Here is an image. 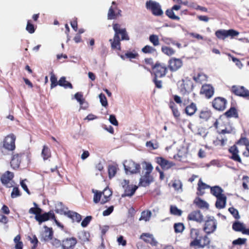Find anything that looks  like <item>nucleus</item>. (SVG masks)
I'll return each mask as SVG.
<instances>
[{"label":"nucleus","mask_w":249,"mask_h":249,"mask_svg":"<svg viewBox=\"0 0 249 249\" xmlns=\"http://www.w3.org/2000/svg\"><path fill=\"white\" fill-rule=\"evenodd\" d=\"M113 29L115 32L113 39H110L109 41L111 48L113 50H121V40H128L129 37L125 28H121L119 24H113Z\"/></svg>","instance_id":"obj_1"},{"label":"nucleus","mask_w":249,"mask_h":249,"mask_svg":"<svg viewBox=\"0 0 249 249\" xmlns=\"http://www.w3.org/2000/svg\"><path fill=\"white\" fill-rule=\"evenodd\" d=\"M146 8L150 11L152 14L155 16H161L163 12L160 4L154 0H149L145 3Z\"/></svg>","instance_id":"obj_2"},{"label":"nucleus","mask_w":249,"mask_h":249,"mask_svg":"<svg viewBox=\"0 0 249 249\" xmlns=\"http://www.w3.org/2000/svg\"><path fill=\"white\" fill-rule=\"evenodd\" d=\"M123 165L126 174H135L140 172V164L132 160H125Z\"/></svg>","instance_id":"obj_3"},{"label":"nucleus","mask_w":249,"mask_h":249,"mask_svg":"<svg viewBox=\"0 0 249 249\" xmlns=\"http://www.w3.org/2000/svg\"><path fill=\"white\" fill-rule=\"evenodd\" d=\"M239 33L233 29L219 30L215 32L216 36L219 39L224 40L226 37H231L232 38L239 35Z\"/></svg>","instance_id":"obj_4"},{"label":"nucleus","mask_w":249,"mask_h":249,"mask_svg":"<svg viewBox=\"0 0 249 249\" xmlns=\"http://www.w3.org/2000/svg\"><path fill=\"white\" fill-rule=\"evenodd\" d=\"M16 137L13 134L7 135L3 141V147L9 151L14 150L16 147Z\"/></svg>","instance_id":"obj_5"},{"label":"nucleus","mask_w":249,"mask_h":249,"mask_svg":"<svg viewBox=\"0 0 249 249\" xmlns=\"http://www.w3.org/2000/svg\"><path fill=\"white\" fill-rule=\"evenodd\" d=\"M217 227V222L213 217H209L206 221L203 228L204 231L207 234L213 232Z\"/></svg>","instance_id":"obj_6"},{"label":"nucleus","mask_w":249,"mask_h":249,"mask_svg":"<svg viewBox=\"0 0 249 249\" xmlns=\"http://www.w3.org/2000/svg\"><path fill=\"white\" fill-rule=\"evenodd\" d=\"M231 91L235 95L241 97H246L249 96V91L243 86H233L231 88Z\"/></svg>","instance_id":"obj_7"},{"label":"nucleus","mask_w":249,"mask_h":249,"mask_svg":"<svg viewBox=\"0 0 249 249\" xmlns=\"http://www.w3.org/2000/svg\"><path fill=\"white\" fill-rule=\"evenodd\" d=\"M153 69L155 70L156 77H162L165 75L167 72V68L165 64L157 63Z\"/></svg>","instance_id":"obj_8"},{"label":"nucleus","mask_w":249,"mask_h":249,"mask_svg":"<svg viewBox=\"0 0 249 249\" xmlns=\"http://www.w3.org/2000/svg\"><path fill=\"white\" fill-rule=\"evenodd\" d=\"M55 215L54 213L51 211L48 213H45L43 214L39 213L35 215L36 220L38 222L40 225L42 222L48 220L50 218L54 219Z\"/></svg>","instance_id":"obj_9"},{"label":"nucleus","mask_w":249,"mask_h":249,"mask_svg":"<svg viewBox=\"0 0 249 249\" xmlns=\"http://www.w3.org/2000/svg\"><path fill=\"white\" fill-rule=\"evenodd\" d=\"M227 100L222 97L215 98L212 102L213 107L218 110H223L226 108Z\"/></svg>","instance_id":"obj_10"},{"label":"nucleus","mask_w":249,"mask_h":249,"mask_svg":"<svg viewBox=\"0 0 249 249\" xmlns=\"http://www.w3.org/2000/svg\"><path fill=\"white\" fill-rule=\"evenodd\" d=\"M168 63V67L172 71H177L182 66V61L178 58H172L169 60Z\"/></svg>","instance_id":"obj_11"},{"label":"nucleus","mask_w":249,"mask_h":249,"mask_svg":"<svg viewBox=\"0 0 249 249\" xmlns=\"http://www.w3.org/2000/svg\"><path fill=\"white\" fill-rule=\"evenodd\" d=\"M14 177L13 173L10 171H6L3 174L0 178L1 183L6 187L10 188L12 186V184L10 182Z\"/></svg>","instance_id":"obj_12"},{"label":"nucleus","mask_w":249,"mask_h":249,"mask_svg":"<svg viewBox=\"0 0 249 249\" xmlns=\"http://www.w3.org/2000/svg\"><path fill=\"white\" fill-rule=\"evenodd\" d=\"M187 219L198 223H201L203 221V216L199 210H196L190 213L188 215Z\"/></svg>","instance_id":"obj_13"},{"label":"nucleus","mask_w":249,"mask_h":249,"mask_svg":"<svg viewBox=\"0 0 249 249\" xmlns=\"http://www.w3.org/2000/svg\"><path fill=\"white\" fill-rule=\"evenodd\" d=\"M190 235L191 238L193 239L190 244L191 247H195L197 245H200V241L199 240V238H198L199 235V231L198 230L191 228Z\"/></svg>","instance_id":"obj_14"},{"label":"nucleus","mask_w":249,"mask_h":249,"mask_svg":"<svg viewBox=\"0 0 249 249\" xmlns=\"http://www.w3.org/2000/svg\"><path fill=\"white\" fill-rule=\"evenodd\" d=\"M156 162L164 170H168L175 165L173 162L169 161L162 157L157 158Z\"/></svg>","instance_id":"obj_15"},{"label":"nucleus","mask_w":249,"mask_h":249,"mask_svg":"<svg viewBox=\"0 0 249 249\" xmlns=\"http://www.w3.org/2000/svg\"><path fill=\"white\" fill-rule=\"evenodd\" d=\"M76 243L77 240L74 237L66 238L62 241V247L63 249H72Z\"/></svg>","instance_id":"obj_16"},{"label":"nucleus","mask_w":249,"mask_h":249,"mask_svg":"<svg viewBox=\"0 0 249 249\" xmlns=\"http://www.w3.org/2000/svg\"><path fill=\"white\" fill-rule=\"evenodd\" d=\"M232 228L236 231H240L243 234L249 235V229H246L244 224L239 221H235L232 224Z\"/></svg>","instance_id":"obj_17"},{"label":"nucleus","mask_w":249,"mask_h":249,"mask_svg":"<svg viewBox=\"0 0 249 249\" xmlns=\"http://www.w3.org/2000/svg\"><path fill=\"white\" fill-rule=\"evenodd\" d=\"M153 181V178L150 174L145 173V174L140 178L139 185L146 187L149 186Z\"/></svg>","instance_id":"obj_18"},{"label":"nucleus","mask_w":249,"mask_h":249,"mask_svg":"<svg viewBox=\"0 0 249 249\" xmlns=\"http://www.w3.org/2000/svg\"><path fill=\"white\" fill-rule=\"evenodd\" d=\"M44 228L45 230L41 234V240L47 242L52 239L53 231L52 228H49L46 226H45Z\"/></svg>","instance_id":"obj_19"},{"label":"nucleus","mask_w":249,"mask_h":249,"mask_svg":"<svg viewBox=\"0 0 249 249\" xmlns=\"http://www.w3.org/2000/svg\"><path fill=\"white\" fill-rule=\"evenodd\" d=\"M200 93L204 94L208 98H210L213 95L214 89L211 85L206 84L202 86Z\"/></svg>","instance_id":"obj_20"},{"label":"nucleus","mask_w":249,"mask_h":249,"mask_svg":"<svg viewBox=\"0 0 249 249\" xmlns=\"http://www.w3.org/2000/svg\"><path fill=\"white\" fill-rule=\"evenodd\" d=\"M137 189L138 186L136 185H127L125 188H124V192L122 195V197H124L126 196H132L134 194Z\"/></svg>","instance_id":"obj_21"},{"label":"nucleus","mask_w":249,"mask_h":249,"mask_svg":"<svg viewBox=\"0 0 249 249\" xmlns=\"http://www.w3.org/2000/svg\"><path fill=\"white\" fill-rule=\"evenodd\" d=\"M199 240L200 241V245H197L199 248H204L205 249H211L212 248H213V246H209L210 243V240L207 236H204L203 237H199Z\"/></svg>","instance_id":"obj_22"},{"label":"nucleus","mask_w":249,"mask_h":249,"mask_svg":"<svg viewBox=\"0 0 249 249\" xmlns=\"http://www.w3.org/2000/svg\"><path fill=\"white\" fill-rule=\"evenodd\" d=\"M21 156L22 155L20 154H17L13 156L11 161V166L13 169H16L19 167Z\"/></svg>","instance_id":"obj_23"},{"label":"nucleus","mask_w":249,"mask_h":249,"mask_svg":"<svg viewBox=\"0 0 249 249\" xmlns=\"http://www.w3.org/2000/svg\"><path fill=\"white\" fill-rule=\"evenodd\" d=\"M140 238L145 242L148 243L153 246H155L157 244V242L154 238L152 234L144 233L141 235Z\"/></svg>","instance_id":"obj_24"},{"label":"nucleus","mask_w":249,"mask_h":249,"mask_svg":"<svg viewBox=\"0 0 249 249\" xmlns=\"http://www.w3.org/2000/svg\"><path fill=\"white\" fill-rule=\"evenodd\" d=\"M229 151L231 154V159L236 161L241 162V160L238 155L239 151L236 145H234L231 146Z\"/></svg>","instance_id":"obj_25"},{"label":"nucleus","mask_w":249,"mask_h":249,"mask_svg":"<svg viewBox=\"0 0 249 249\" xmlns=\"http://www.w3.org/2000/svg\"><path fill=\"white\" fill-rule=\"evenodd\" d=\"M217 200L215 202V207L219 209L225 208L226 204V196L223 195L218 197H216Z\"/></svg>","instance_id":"obj_26"},{"label":"nucleus","mask_w":249,"mask_h":249,"mask_svg":"<svg viewBox=\"0 0 249 249\" xmlns=\"http://www.w3.org/2000/svg\"><path fill=\"white\" fill-rule=\"evenodd\" d=\"M66 215L71 218L73 222H79L82 219L81 215L80 214L71 211H68V212L66 213Z\"/></svg>","instance_id":"obj_27"},{"label":"nucleus","mask_w":249,"mask_h":249,"mask_svg":"<svg viewBox=\"0 0 249 249\" xmlns=\"http://www.w3.org/2000/svg\"><path fill=\"white\" fill-rule=\"evenodd\" d=\"M55 212L61 214L66 215V213L68 212V208L66 207L61 202H58L55 204Z\"/></svg>","instance_id":"obj_28"},{"label":"nucleus","mask_w":249,"mask_h":249,"mask_svg":"<svg viewBox=\"0 0 249 249\" xmlns=\"http://www.w3.org/2000/svg\"><path fill=\"white\" fill-rule=\"evenodd\" d=\"M210 189L211 193L216 197H218L224 195L223 194L224 190L219 186L211 187Z\"/></svg>","instance_id":"obj_29"},{"label":"nucleus","mask_w":249,"mask_h":249,"mask_svg":"<svg viewBox=\"0 0 249 249\" xmlns=\"http://www.w3.org/2000/svg\"><path fill=\"white\" fill-rule=\"evenodd\" d=\"M197 185H198V187H197L198 192L197 193V194L198 195H200V196L203 195L204 193V192L203 191H202V190H205L207 188H211V187L209 185L203 182L201 179H199Z\"/></svg>","instance_id":"obj_30"},{"label":"nucleus","mask_w":249,"mask_h":249,"mask_svg":"<svg viewBox=\"0 0 249 249\" xmlns=\"http://www.w3.org/2000/svg\"><path fill=\"white\" fill-rule=\"evenodd\" d=\"M194 203L195 204L198 208H209V204L205 201L202 200L199 197H196L194 201Z\"/></svg>","instance_id":"obj_31"},{"label":"nucleus","mask_w":249,"mask_h":249,"mask_svg":"<svg viewBox=\"0 0 249 249\" xmlns=\"http://www.w3.org/2000/svg\"><path fill=\"white\" fill-rule=\"evenodd\" d=\"M197 110L196 105L194 103H191L190 105L186 106L185 108V113L189 115L192 116L195 114Z\"/></svg>","instance_id":"obj_32"},{"label":"nucleus","mask_w":249,"mask_h":249,"mask_svg":"<svg viewBox=\"0 0 249 249\" xmlns=\"http://www.w3.org/2000/svg\"><path fill=\"white\" fill-rule=\"evenodd\" d=\"M58 84L60 86L63 87L65 89L70 88L72 89L73 88L72 84L66 81L65 77L64 76L60 78L58 82Z\"/></svg>","instance_id":"obj_33"},{"label":"nucleus","mask_w":249,"mask_h":249,"mask_svg":"<svg viewBox=\"0 0 249 249\" xmlns=\"http://www.w3.org/2000/svg\"><path fill=\"white\" fill-rule=\"evenodd\" d=\"M101 193L104 196V198L102 199L101 203L104 204L108 201V198L112 195V192L108 188H106Z\"/></svg>","instance_id":"obj_34"},{"label":"nucleus","mask_w":249,"mask_h":249,"mask_svg":"<svg viewBox=\"0 0 249 249\" xmlns=\"http://www.w3.org/2000/svg\"><path fill=\"white\" fill-rule=\"evenodd\" d=\"M118 169L117 165H109L108 167V177L110 178L114 177Z\"/></svg>","instance_id":"obj_35"},{"label":"nucleus","mask_w":249,"mask_h":249,"mask_svg":"<svg viewBox=\"0 0 249 249\" xmlns=\"http://www.w3.org/2000/svg\"><path fill=\"white\" fill-rule=\"evenodd\" d=\"M224 115L227 117H238V113L235 108L234 107H231L230 109H229L225 113Z\"/></svg>","instance_id":"obj_36"},{"label":"nucleus","mask_w":249,"mask_h":249,"mask_svg":"<svg viewBox=\"0 0 249 249\" xmlns=\"http://www.w3.org/2000/svg\"><path fill=\"white\" fill-rule=\"evenodd\" d=\"M41 155L44 159V160H47L49 157H51V152L49 148L47 146L44 145L43 146V148L42 150Z\"/></svg>","instance_id":"obj_37"},{"label":"nucleus","mask_w":249,"mask_h":249,"mask_svg":"<svg viewBox=\"0 0 249 249\" xmlns=\"http://www.w3.org/2000/svg\"><path fill=\"white\" fill-rule=\"evenodd\" d=\"M161 51L163 53L168 56L172 55L175 53L174 50L167 46H162L161 47Z\"/></svg>","instance_id":"obj_38"},{"label":"nucleus","mask_w":249,"mask_h":249,"mask_svg":"<svg viewBox=\"0 0 249 249\" xmlns=\"http://www.w3.org/2000/svg\"><path fill=\"white\" fill-rule=\"evenodd\" d=\"M151 214V212L149 211H143L141 213V216L139 219V220L141 221L143 220L145 221H149Z\"/></svg>","instance_id":"obj_39"},{"label":"nucleus","mask_w":249,"mask_h":249,"mask_svg":"<svg viewBox=\"0 0 249 249\" xmlns=\"http://www.w3.org/2000/svg\"><path fill=\"white\" fill-rule=\"evenodd\" d=\"M236 143L239 145H245L246 149L249 152V141L247 138H241Z\"/></svg>","instance_id":"obj_40"},{"label":"nucleus","mask_w":249,"mask_h":249,"mask_svg":"<svg viewBox=\"0 0 249 249\" xmlns=\"http://www.w3.org/2000/svg\"><path fill=\"white\" fill-rule=\"evenodd\" d=\"M79 239L83 242H86L89 240V232L83 231L78 233Z\"/></svg>","instance_id":"obj_41"},{"label":"nucleus","mask_w":249,"mask_h":249,"mask_svg":"<svg viewBox=\"0 0 249 249\" xmlns=\"http://www.w3.org/2000/svg\"><path fill=\"white\" fill-rule=\"evenodd\" d=\"M165 14L170 18L172 19L179 20L180 18L179 17L175 15L173 10L172 9H168L165 11Z\"/></svg>","instance_id":"obj_42"},{"label":"nucleus","mask_w":249,"mask_h":249,"mask_svg":"<svg viewBox=\"0 0 249 249\" xmlns=\"http://www.w3.org/2000/svg\"><path fill=\"white\" fill-rule=\"evenodd\" d=\"M149 39L154 46H157L160 45L159 39L158 36L151 35L149 36Z\"/></svg>","instance_id":"obj_43"},{"label":"nucleus","mask_w":249,"mask_h":249,"mask_svg":"<svg viewBox=\"0 0 249 249\" xmlns=\"http://www.w3.org/2000/svg\"><path fill=\"white\" fill-rule=\"evenodd\" d=\"M175 231L176 233H180L183 231L184 229V226L182 223H175L174 225Z\"/></svg>","instance_id":"obj_44"},{"label":"nucleus","mask_w":249,"mask_h":249,"mask_svg":"<svg viewBox=\"0 0 249 249\" xmlns=\"http://www.w3.org/2000/svg\"><path fill=\"white\" fill-rule=\"evenodd\" d=\"M170 213L175 215L180 216L182 212L181 210L178 209L176 206H171Z\"/></svg>","instance_id":"obj_45"},{"label":"nucleus","mask_w":249,"mask_h":249,"mask_svg":"<svg viewBox=\"0 0 249 249\" xmlns=\"http://www.w3.org/2000/svg\"><path fill=\"white\" fill-rule=\"evenodd\" d=\"M142 52L145 53H153L156 52V49L149 45H146L142 50Z\"/></svg>","instance_id":"obj_46"},{"label":"nucleus","mask_w":249,"mask_h":249,"mask_svg":"<svg viewBox=\"0 0 249 249\" xmlns=\"http://www.w3.org/2000/svg\"><path fill=\"white\" fill-rule=\"evenodd\" d=\"M92 192L94 193V197H93V201L95 203H97L99 202L101 197L102 196V193L100 192H98L97 190H95L92 189Z\"/></svg>","instance_id":"obj_47"},{"label":"nucleus","mask_w":249,"mask_h":249,"mask_svg":"<svg viewBox=\"0 0 249 249\" xmlns=\"http://www.w3.org/2000/svg\"><path fill=\"white\" fill-rule=\"evenodd\" d=\"M51 78H50V80L51 82V88L53 89V88L56 87L57 85H58V84L57 82V78L56 77L55 75L53 73V72H52L51 73Z\"/></svg>","instance_id":"obj_48"},{"label":"nucleus","mask_w":249,"mask_h":249,"mask_svg":"<svg viewBox=\"0 0 249 249\" xmlns=\"http://www.w3.org/2000/svg\"><path fill=\"white\" fill-rule=\"evenodd\" d=\"M74 98L79 103L81 106H82L85 103V99L83 98V95L80 92L75 93Z\"/></svg>","instance_id":"obj_49"},{"label":"nucleus","mask_w":249,"mask_h":249,"mask_svg":"<svg viewBox=\"0 0 249 249\" xmlns=\"http://www.w3.org/2000/svg\"><path fill=\"white\" fill-rule=\"evenodd\" d=\"M229 211L235 219H239L240 215L237 210L234 208L233 207H230L229 209Z\"/></svg>","instance_id":"obj_50"},{"label":"nucleus","mask_w":249,"mask_h":249,"mask_svg":"<svg viewBox=\"0 0 249 249\" xmlns=\"http://www.w3.org/2000/svg\"><path fill=\"white\" fill-rule=\"evenodd\" d=\"M210 117V113L208 111H201L199 117L204 120H207Z\"/></svg>","instance_id":"obj_51"},{"label":"nucleus","mask_w":249,"mask_h":249,"mask_svg":"<svg viewBox=\"0 0 249 249\" xmlns=\"http://www.w3.org/2000/svg\"><path fill=\"white\" fill-rule=\"evenodd\" d=\"M99 97L102 105L106 107L107 105V101L106 96L104 94L101 93L99 94Z\"/></svg>","instance_id":"obj_52"},{"label":"nucleus","mask_w":249,"mask_h":249,"mask_svg":"<svg viewBox=\"0 0 249 249\" xmlns=\"http://www.w3.org/2000/svg\"><path fill=\"white\" fill-rule=\"evenodd\" d=\"M42 210L39 207L36 208H31L29 210V213L31 214H34L36 215V214H38L39 213H41Z\"/></svg>","instance_id":"obj_53"},{"label":"nucleus","mask_w":249,"mask_h":249,"mask_svg":"<svg viewBox=\"0 0 249 249\" xmlns=\"http://www.w3.org/2000/svg\"><path fill=\"white\" fill-rule=\"evenodd\" d=\"M116 15L115 14L114 11L112 8V7H110L109 9L108 14H107V18L108 19H113L116 18Z\"/></svg>","instance_id":"obj_54"},{"label":"nucleus","mask_w":249,"mask_h":249,"mask_svg":"<svg viewBox=\"0 0 249 249\" xmlns=\"http://www.w3.org/2000/svg\"><path fill=\"white\" fill-rule=\"evenodd\" d=\"M247 239L246 238H239L237 239L234 240L232 242V244L234 245H241L245 243Z\"/></svg>","instance_id":"obj_55"},{"label":"nucleus","mask_w":249,"mask_h":249,"mask_svg":"<svg viewBox=\"0 0 249 249\" xmlns=\"http://www.w3.org/2000/svg\"><path fill=\"white\" fill-rule=\"evenodd\" d=\"M50 241H51V242L52 244L55 246L56 248H58L60 246H62V242L56 238H53V237H52V239H51Z\"/></svg>","instance_id":"obj_56"},{"label":"nucleus","mask_w":249,"mask_h":249,"mask_svg":"<svg viewBox=\"0 0 249 249\" xmlns=\"http://www.w3.org/2000/svg\"><path fill=\"white\" fill-rule=\"evenodd\" d=\"M26 29L30 34H33L35 32V29L34 26L33 24L30 23L29 20H28L27 22Z\"/></svg>","instance_id":"obj_57"},{"label":"nucleus","mask_w":249,"mask_h":249,"mask_svg":"<svg viewBox=\"0 0 249 249\" xmlns=\"http://www.w3.org/2000/svg\"><path fill=\"white\" fill-rule=\"evenodd\" d=\"M91 219H92V217L91 216H87L82 221L81 226L83 227H86L88 225V224L89 223Z\"/></svg>","instance_id":"obj_58"},{"label":"nucleus","mask_w":249,"mask_h":249,"mask_svg":"<svg viewBox=\"0 0 249 249\" xmlns=\"http://www.w3.org/2000/svg\"><path fill=\"white\" fill-rule=\"evenodd\" d=\"M20 196V192L18 190V188L17 187H14L13 189V191L11 193V197L15 198L16 197L19 196Z\"/></svg>","instance_id":"obj_59"},{"label":"nucleus","mask_w":249,"mask_h":249,"mask_svg":"<svg viewBox=\"0 0 249 249\" xmlns=\"http://www.w3.org/2000/svg\"><path fill=\"white\" fill-rule=\"evenodd\" d=\"M162 40L167 45L175 44L176 41L171 38L164 37L162 38Z\"/></svg>","instance_id":"obj_60"},{"label":"nucleus","mask_w":249,"mask_h":249,"mask_svg":"<svg viewBox=\"0 0 249 249\" xmlns=\"http://www.w3.org/2000/svg\"><path fill=\"white\" fill-rule=\"evenodd\" d=\"M203 78H205V75L203 73H199L196 76H194L193 79L198 83H200L203 80Z\"/></svg>","instance_id":"obj_61"},{"label":"nucleus","mask_w":249,"mask_h":249,"mask_svg":"<svg viewBox=\"0 0 249 249\" xmlns=\"http://www.w3.org/2000/svg\"><path fill=\"white\" fill-rule=\"evenodd\" d=\"M109 121L114 125L117 126L118 125V122L114 115L112 114L109 116Z\"/></svg>","instance_id":"obj_62"},{"label":"nucleus","mask_w":249,"mask_h":249,"mask_svg":"<svg viewBox=\"0 0 249 249\" xmlns=\"http://www.w3.org/2000/svg\"><path fill=\"white\" fill-rule=\"evenodd\" d=\"M114 209V207L113 206H111L108 207L107 210H105L103 212V215L104 216H108L110 214L113 212Z\"/></svg>","instance_id":"obj_63"},{"label":"nucleus","mask_w":249,"mask_h":249,"mask_svg":"<svg viewBox=\"0 0 249 249\" xmlns=\"http://www.w3.org/2000/svg\"><path fill=\"white\" fill-rule=\"evenodd\" d=\"M173 187L175 190L178 191L181 190L182 184L179 180L175 181L173 184Z\"/></svg>","instance_id":"obj_64"}]
</instances>
